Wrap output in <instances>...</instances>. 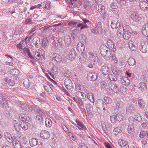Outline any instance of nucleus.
Masks as SVG:
<instances>
[{
  "label": "nucleus",
  "mask_w": 148,
  "mask_h": 148,
  "mask_svg": "<svg viewBox=\"0 0 148 148\" xmlns=\"http://www.w3.org/2000/svg\"><path fill=\"white\" fill-rule=\"evenodd\" d=\"M129 46L130 49L132 51H134L136 49V46L132 41H130L129 42Z\"/></svg>",
  "instance_id": "nucleus-49"
},
{
  "label": "nucleus",
  "mask_w": 148,
  "mask_h": 148,
  "mask_svg": "<svg viewBox=\"0 0 148 148\" xmlns=\"http://www.w3.org/2000/svg\"><path fill=\"white\" fill-rule=\"evenodd\" d=\"M104 100L105 102L108 104H110L111 103L112 101V99L108 97H104Z\"/></svg>",
  "instance_id": "nucleus-60"
},
{
  "label": "nucleus",
  "mask_w": 148,
  "mask_h": 148,
  "mask_svg": "<svg viewBox=\"0 0 148 148\" xmlns=\"http://www.w3.org/2000/svg\"><path fill=\"white\" fill-rule=\"evenodd\" d=\"M1 83L3 85L7 86L8 87L12 86L15 85L14 81L9 79H4L1 80Z\"/></svg>",
  "instance_id": "nucleus-6"
},
{
  "label": "nucleus",
  "mask_w": 148,
  "mask_h": 148,
  "mask_svg": "<svg viewBox=\"0 0 148 148\" xmlns=\"http://www.w3.org/2000/svg\"><path fill=\"white\" fill-rule=\"evenodd\" d=\"M18 105L19 107L21 108L24 110L29 112L32 111V107L29 106L26 103H21L19 104Z\"/></svg>",
  "instance_id": "nucleus-13"
},
{
  "label": "nucleus",
  "mask_w": 148,
  "mask_h": 148,
  "mask_svg": "<svg viewBox=\"0 0 148 148\" xmlns=\"http://www.w3.org/2000/svg\"><path fill=\"white\" fill-rule=\"evenodd\" d=\"M52 27L49 25L44 26L42 27L43 30H42V33H46L50 30V28Z\"/></svg>",
  "instance_id": "nucleus-51"
},
{
  "label": "nucleus",
  "mask_w": 148,
  "mask_h": 148,
  "mask_svg": "<svg viewBox=\"0 0 148 148\" xmlns=\"http://www.w3.org/2000/svg\"><path fill=\"white\" fill-rule=\"evenodd\" d=\"M139 49L142 53H146L148 51V47L144 42H142L139 45Z\"/></svg>",
  "instance_id": "nucleus-16"
},
{
  "label": "nucleus",
  "mask_w": 148,
  "mask_h": 148,
  "mask_svg": "<svg viewBox=\"0 0 148 148\" xmlns=\"http://www.w3.org/2000/svg\"><path fill=\"white\" fill-rule=\"evenodd\" d=\"M127 131L129 134H133L134 132V130L133 126L129 125L127 128Z\"/></svg>",
  "instance_id": "nucleus-42"
},
{
  "label": "nucleus",
  "mask_w": 148,
  "mask_h": 148,
  "mask_svg": "<svg viewBox=\"0 0 148 148\" xmlns=\"http://www.w3.org/2000/svg\"><path fill=\"white\" fill-rule=\"evenodd\" d=\"M32 43L34 45L38 46V45L40 43V39L38 37H34L33 39Z\"/></svg>",
  "instance_id": "nucleus-48"
},
{
  "label": "nucleus",
  "mask_w": 148,
  "mask_h": 148,
  "mask_svg": "<svg viewBox=\"0 0 148 148\" xmlns=\"http://www.w3.org/2000/svg\"><path fill=\"white\" fill-rule=\"evenodd\" d=\"M19 119L20 121L21 122H25L27 123L28 124H29L31 121V119L29 116L26 114H21L19 116Z\"/></svg>",
  "instance_id": "nucleus-5"
},
{
  "label": "nucleus",
  "mask_w": 148,
  "mask_h": 148,
  "mask_svg": "<svg viewBox=\"0 0 148 148\" xmlns=\"http://www.w3.org/2000/svg\"><path fill=\"white\" fill-rule=\"evenodd\" d=\"M4 135L7 140L9 143H11L12 142L13 138H12L11 135L9 133L5 132L4 133Z\"/></svg>",
  "instance_id": "nucleus-26"
},
{
  "label": "nucleus",
  "mask_w": 148,
  "mask_h": 148,
  "mask_svg": "<svg viewBox=\"0 0 148 148\" xmlns=\"http://www.w3.org/2000/svg\"><path fill=\"white\" fill-rule=\"evenodd\" d=\"M108 77L110 81H115L117 79V76L113 73L108 75Z\"/></svg>",
  "instance_id": "nucleus-36"
},
{
  "label": "nucleus",
  "mask_w": 148,
  "mask_h": 148,
  "mask_svg": "<svg viewBox=\"0 0 148 148\" xmlns=\"http://www.w3.org/2000/svg\"><path fill=\"white\" fill-rule=\"evenodd\" d=\"M130 16L134 22H138L140 21L141 20V17L136 12H133L131 13Z\"/></svg>",
  "instance_id": "nucleus-10"
},
{
  "label": "nucleus",
  "mask_w": 148,
  "mask_h": 148,
  "mask_svg": "<svg viewBox=\"0 0 148 148\" xmlns=\"http://www.w3.org/2000/svg\"><path fill=\"white\" fill-rule=\"evenodd\" d=\"M71 39L70 37L69 36H67L65 37L64 41L67 45H69L71 44Z\"/></svg>",
  "instance_id": "nucleus-53"
},
{
  "label": "nucleus",
  "mask_w": 148,
  "mask_h": 148,
  "mask_svg": "<svg viewBox=\"0 0 148 148\" xmlns=\"http://www.w3.org/2000/svg\"><path fill=\"white\" fill-rule=\"evenodd\" d=\"M5 56H8L11 59V60L10 62H6L5 63V64L7 65H8L10 66H12L13 65V64L12 62V60H13V58L12 57L8 55L5 54Z\"/></svg>",
  "instance_id": "nucleus-57"
},
{
  "label": "nucleus",
  "mask_w": 148,
  "mask_h": 148,
  "mask_svg": "<svg viewBox=\"0 0 148 148\" xmlns=\"http://www.w3.org/2000/svg\"><path fill=\"white\" fill-rule=\"evenodd\" d=\"M102 30V28L101 22H98L96 25L95 29H92L91 32L93 33L97 34L100 33Z\"/></svg>",
  "instance_id": "nucleus-11"
},
{
  "label": "nucleus",
  "mask_w": 148,
  "mask_h": 148,
  "mask_svg": "<svg viewBox=\"0 0 148 148\" xmlns=\"http://www.w3.org/2000/svg\"><path fill=\"white\" fill-rule=\"evenodd\" d=\"M75 87L76 89L78 90L82 91L83 86L79 84H76L75 85Z\"/></svg>",
  "instance_id": "nucleus-63"
},
{
  "label": "nucleus",
  "mask_w": 148,
  "mask_h": 148,
  "mask_svg": "<svg viewBox=\"0 0 148 148\" xmlns=\"http://www.w3.org/2000/svg\"><path fill=\"white\" fill-rule=\"evenodd\" d=\"M8 103L5 97L2 95H0V105L3 108L7 106Z\"/></svg>",
  "instance_id": "nucleus-17"
},
{
  "label": "nucleus",
  "mask_w": 148,
  "mask_h": 148,
  "mask_svg": "<svg viewBox=\"0 0 148 148\" xmlns=\"http://www.w3.org/2000/svg\"><path fill=\"white\" fill-rule=\"evenodd\" d=\"M45 123L47 127H50L52 125V122L50 119L47 118L45 119Z\"/></svg>",
  "instance_id": "nucleus-47"
},
{
  "label": "nucleus",
  "mask_w": 148,
  "mask_h": 148,
  "mask_svg": "<svg viewBox=\"0 0 148 148\" xmlns=\"http://www.w3.org/2000/svg\"><path fill=\"white\" fill-rule=\"evenodd\" d=\"M117 1L119 4L124 5H125L126 3L125 0H117Z\"/></svg>",
  "instance_id": "nucleus-62"
},
{
  "label": "nucleus",
  "mask_w": 148,
  "mask_h": 148,
  "mask_svg": "<svg viewBox=\"0 0 148 148\" xmlns=\"http://www.w3.org/2000/svg\"><path fill=\"white\" fill-rule=\"evenodd\" d=\"M142 33L146 36H148V23H145L142 29Z\"/></svg>",
  "instance_id": "nucleus-22"
},
{
  "label": "nucleus",
  "mask_w": 148,
  "mask_h": 148,
  "mask_svg": "<svg viewBox=\"0 0 148 148\" xmlns=\"http://www.w3.org/2000/svg\"><path fill=\"white\" fill-rule=\"evenodd\" d=\"M103 110L101 113V114L102 116H105L108 114V108L106 104L103 105Z\"/></svg>",
  "instance_id": "nucleus-28"
},
{
  "label": "nucleus",
  "mask_w": 148,
  "mask_h": 148,
  "mask_svg": "<svg viewBox=\"0 0 148 148\" xmlns=\"http://www.w3.org/2000/svg\"><path fill=\"white\" fill-rule=\"evenodd\" d=\"M40 136L42 138H47L50 137V134L49 132L47 131H41Z\"/></svg>",
  "instance_id": "nucleus-23"
},
{
  "label": "nucleus",
  "mask_w": 148,
  "mask_h": 148,
  "mask_svg": "<svg viewBox=\"0 0 148 148\" xmlns=\"http://www.w3.org/2000/svg\"><path fill=\"white\" fill-rule=\"evenodd\" d=\"M19 141L24 144H26L27 142V139L23 135H21L19 137Z\"/></svg>",
  "instance_id": "nucleus-43"
},
{
  "label": "nucleus",
  "mask_w": 148,
  "mask_h": 148,
  "mask_svg": "<svg viewBox=\"0 0 148 148\" xmlns=\"http://www.w3.org/2000/svg\"><path fill=\"white\" fill-rule=\"evenodd\" d=\"M139 89L141 90H145L146 89V86L144 82L140 83L139 84Z\"/></svg>",
  "instance_id": "nucleus-52"
},
{
  "label": "nucleus",
  "mask_w": 148,
  "mask_h": 148,
  "mask_svg": "<svg viewBox=\"0 0 148 148\" xmlns=\"http://www.w3.org/2000/svg\"><path fill=\"white\" fill-rule=\"evenodd\" d=\"M29 142L31 146L33 147L37 145L38 141L36 138H33L29 140Z\"/></svg>",
  "instance_id": "nucleus-39"
},
{
  "label": "nucleus",
  "mask_w": 148,
  "mask_h": 148,
  "mask_svg": "<svg viewBox=\"0 0 148 148\" xmlns=\"http://www.w3.org/2000/svg\"><path fill=\"white\" fill-rule=\"evenodd\" d=\"M110 7L112 9V12L116 13V12L117 11V6L116 4V3H112L111 4Z\"/></svg>",
  "instance_id": "nucleus-41"
},
{
  "label": "nucleus",
  "mask_w": 148,
  "mask_h": 148,
  "mask_svg": "<svg viewBox=\"0 0 148 148\" xmlns=\"http://www.w3.org/2000/svg\"><path fill=\"white\" fill-rule=\"evenodd\" d=\"M89 61L92 64H96L98 61V58L97 54L95 53H92L89 56Z\"/></svg>",
  "instance_id": "nucleus-7"
},
{
  "label": "nucleus",
  "mask_w": 148,
  "mask_h": 148,
  "mask_svg": "<svg viewBox=\"0 0 148 148\" xmlns=\"http://www.w3.org/2000/svg\"><path fill=\"white\" fill-rule=\"evenodd\" d=\"M101 71L102 73L104 75L108 74L110 71V69L107 66H102L101 69Z\"/></svg>",
  "instance_id": "nucleus-24"
},
{
  "label": "nucleus",
  "mask_w": 148,
  "mask_h": 148,
  "mask_svg": "<svg viewBox=\"0 0 148 148\" xmlns=\"http://www.w3.org/2000/svg\"><path fill=\"white\" fill-rule=\"evenodd\" d=\"M121 130L118 127L115 128L113 130L114 133V134L116 135L120 133L121 132Z\"/></svg>",
  "instance_id": "nucleus-64"
},
{
  "label": "nucleus",
  "mask_w": 148,
  "mask_h": 148,
  "mask_svg": "<svg viewBox=\"0 0 148 148\" xmlns=\"http://www.w3.org/2000/svg\"><path fill=\"white\" fill-rule=\"evenodd\" d=\"M75 53L76 52L74 49H71L67 55V58L71 60H74L76 56Z\"/></svg>",
  "instance_id": "nucleus-14"
},
{
  "label": "nucleus",
  "mask_w": 148,
  "mask_h": 148,
  "mask_svg": "<svg viewBox=\"0 0 148 148\" xmlns=\"http://www.w3.org/2000/svg\"><path fill=\"white\" fill-rule=\"evenodd\" d=\"M128 63L131 66H133L136 64V62L135 60L132 58H130L128 60Z\"/></svg>",
  "instance_id": "nucleus-50"
},
{
  "label": "nucleus",
  "mask_w": 148,
  "mask_h": 148,
  "mask_svg": "<svg viewBox=\"0 0 148 148\" xmlns=\"http://www.w3.org/2000/svg\"><path fill=\"white\" fill-rule=\"evenodd\" d=\"M14 126L15 129L18 132L21 130V127L20 126V124L18 123L19 122L18 120H14Z\"/></svg>",
  "instance_id": "nucleus-30"
},
{
  "label": "nucleus",
  "mask_w": 148,
  "mask_h": 148,
  "mask_svg": "<svg viewBox=\"0 0 148 148\" xmlns=\"http://www.w3.org/2000/svg\"><path fill=\"white\" fill-rule=\"evenodd\" d=\"M44 86L45 89L49 93H52V90L50 86L48 84H44Z\"/></svg>",
  "instance_id": "nucleus-44"
},
{
  "label": "nucleus",
  "mask_w": 148,
  "mask_h": 148,
  "mask_svg": "<svg viewBox=\"0 0 148 148\" xmlns=\"http://www.w3.org/2000/svg\"><path fill=\"white\" fill-rule=\"evenodd\" d=\"M120 25V23L118 22L117 20H114L111 21L110 26L112 29L118 28L119 26Z\"/></svg>",
  "instance_id": "nucleus-27"
},
{
  "label": "nucleus",
  "mask_w": 148,
  "mask_h": 148,
  "mask_svg": "<svg viewBox=\"0 0 148 148\" xmlns=\"http://www.w3.org/2000/svg\"><path fill=\"white\" fill-rule=\"evenodd\" d=\"M88 116L90 117H91L94 115L93 110V106L90 103H88L86 106Z\"/></svg>",
  "instance_id": "nucleus-9"
},
{
  "label": "nucleus",
  "mask_w": 148,
  "mask_h": 148,
  "mask_svg": "<svg viewBox=\"0 0 148 148\" xmlns=\"http://www.w3.org/2000/svg\"><path fill=\"white\" fill-rule=\"evenodd\" d=\"M108 86L112 92L115 93H118L119 92L120 89L115 82H109L108 84Z\"/></svg>",
  "instance_id": "nucleus-8"
},
{
  "label": "nucleus",
  "mask_w": 148,
  "mask_h": 148,
  "mask_svg": "<svg viewBox=\"0 0 148 148\" xmlns=\"http://www.w3.org/2000/svg\"><path fill=\"white\" fill-rule=\"evenodd\" d=\"M10 73L12 75H17L18 74V70L16 69H14L10 70Z\"/></svg>",
  "instance_id": "nucleus-58"
},
{
  "label": "nucleus",
  "mask_w": 148,
  "mask_h": 148,
  "mask_svg": "<svg viewBox=\"0 0 148 148\" xmlns=\"http://www.w3.org/2000/svg\"><path fill=\"white\" fill-rule=\"evenodd\" d=\"M34 110L38 114L40 118H38V116H36V118L38 117V120H42L43 118L45 117L46 111L44 110L40 109L38 106L34 108Z\"/></svg>",
  "instance_id": "nucleus-3"
},
{
  "label": "nucleus",
  "mask_w": 148,
  "mask_h": 148,
  "mask_svg": "<svg viewBox=\"0 0 148 148\" xmlns=\"http://www.w3.org/2000/svg\"><path fill=\"white\" fill-rule=\"evenodd\" d=\"M72 98L78 104V106L79 105L82 106H84L83 101L84 100V99L81 98H76L75 97H73Z\"/></svg>",
  "instance_id": "nucleus-19"
},
{
  "label": "nucleus",
  "mask_w": 148,
  "mask_h": 148,
  "mask_svg": "<svg viewBox=\"0 0 148 148\" xmlns=\"http://www.w3.org/2000/svg\"><path fill=\"white\" fill-rule=\"evenodd\" d=\"M20 123L21 128L25 130H26L28 129V125L27 123H26L25 122H21Z\"/></svg>",
  "instance_id": "nucleus-45"
},
{
  "label": "nucleus",
  "mask_w": 148,
  "mask_h": 148,
  "mask_svg": "<svg viewBox=\"0 0 148 148\" xmlns=\"http://www.w3.org/2000/svg\"><path fill=\"white\" fill-rule=\"evenodd\" d=\"M101 88L102 90L106 89L107 86L106 82L104 81H102L100 83Z\"/></svg>",
  "instance_id": "nucleus-56"
},
{
  "label": "nucleus",
  "mask_w": 148,
  "mask_h": 148,
  "mask_svg": "<svg viewBox=\"0 0 148 148\" xmlns=\"http://www.w3.org/2000/svg\"><path fill=\"white\" fill-rule=\"evenodd\" d=\"M119 28L118 30V33L120 34L121 35H123L125 32V29L124 28L120 25L119 26Z\"/></svg>",
  "instance_id": "nucleus-54"
},
{
  "label": "nucleus",
  "mask_w": 148,
  "mask_h": 148,
  "mask_svg": "<svg viewBox=\"0 0 148 148\" xmlns=\"http://www.w3.org/2000/svg\"><path fill=\"white\" fill-rule=\"evenodd\" d=\"M139 106L141 108H143L145 106V102L143 100L140 99L138 101Z\"/></svg>",
  "instance_id": "nucleus-55"
},
{
  "label": "nucleus",
  "mask_w": 148,
  "mask_h": 148,
  "mask_svg": "<svg viewBox=\"0 0 148 148\" xmlns=\"http://www.w3.org/2000/svg\"><path fill=\"white\" fill-rule=\"evenodd\" d=\"M98 9L99 12L101 15H104L105 13V10L104 6L101 4L99 5Z\"/></svg>",
  "instance_id": "nucleus-29"
},
{
  "label": "nucleus",
  "mask_w": 148,
  "mask_h": 148,
  "mask_svg": "<svg viewBox=\"0 0 148 148\" xmlns=\"http://www.w3.org/2000/svg\"><path fill=\"white\" fill-rule=\"evenodd\" d=\"M35 23H34L32 21L30 18L27 19L25 21V24H35Z\"/></svg>",
  "instance_id": "nucleus-59"
},
{
  "label": "nucleus",
  "mask_w": 148,
  "mask_h": 148,
  "mask_svg": "<svg viewBox=\"0 0 148 148\" xmlns=\"http://www.w3.org/2000/svg\"><path fill=\"white\" fill-rule=\"evenodd\" d=\"M87 97L90 101L92 102L93 103L94 102V97L92 93L88 92V93L87 94Z\"/></svg>",
  "instance_id": "nucleus-32"
},
{
  "label": "nucleus",
  "mask_w": 148,
  "mask_h": 148,
  "mask_svg": "<svg viewBox=\"0 0 148 148\" xmlns=\"http://www.w3.org/2000/svg\"><path fill=\"white\" fill-rule=\"evenodd\" d=\"M110 118L112 123H114L121 121L123 118V116L121 113H119L117 114H112L110 116Z\"/></svg>",
  "instance_id": "nucleus-2"
},
{
  "label": "nucleus",
  "mask_w": 148,
  "mask_h": 148,
  "mask_svg": "<svg viewBox=\"0 0 148 148\" xmlns=\"http://www.w3.org/2000/svg\"><path fill=\"white\" fill-rule=\"evenodd\" d=\"M123 106V103L121 101L117 102L116 104L115 107L114 111H116V110H119L122 108Z\"/></svg>",
  "instance_id": "nucleus-35"
},
{
  "label": "nucleus",
  "mask_w": 148,
  "mask_h": 148,
  "mask_svg": "<svg viewBox=\"0 0 148 148\" xmlns=\"http://www.w3.org/2000/svg\"><path fill=\"white\" fill-rule=\"evenodd\" d=\"M64 83L66 89L70 90L73 89V84L71 80L68 79H65Z\"/></svg>",
  "instance_id": "nucleus-15"
},
{
  "label": "nucleus",
  "mask_w": 148,
  "mask_h": 148,
  "mask_svg": "<svg viewBox=\"0 0 148 148\" xmlns=\"http://www.w3.org/2000/svg\"><path fill=\"white\" fill-rule=\"evenodd\" d=\"M129 120L134 124L137 123L136 119L132 116H130L129 118Z\"/></svg>",
  "instance_id": "nucleus-61"
},
{
  "label": "nucleus",
  "mask_w": 148,
  "mask_h": 148,
  "mask_svg": "<svg viewBox=\"0 0 148 148\" xmlns=\"http://www.w3.org/2000/svg\"><path fill=\"white\" fill-rule=\"evenodd\" d=\"M22 30V27L21 25L17 26L15 28L14 34L16 35L19 34L21 33Z\"/></svg>",
  "instance_id": "nucleus-40"
},
{
  "label": "nucleus",
  "mask_w": 148,
  "mask_h": 148,
  "mask_svg": "<svg viewBox=\"0 0 148 148\" xmlns=\"http://www.w3.org/2000/svg\"><path fill=\"white\" fill-rule=\"evenodd\" d=\"M135 110V107L134 105L130 104L127 107L126 111L128 113H133Z\"/></svg>",
  "instance_id": "nucleus-25"
},
{
  "label": "nucleus",
  "mask_w": 148,
  "mask_h": 148,
  "mask_svg": "<svg viewBox=\"0 0 148 148\" xmlns=\"http://www.w3.org/2000/svg\"><path fill=\"white\" fill-rule=\"evenodd\" d=\"M121 82L123 85L126 86H128L130 83V79L125 76H123L121 78Z\"/></svg>",
  "instance_id": "nucleus-20"
},
{
  "label": "nucleus",
  "mask_w": 148,
  "mask_h": 148,
  "mask_svg": "<svg viewBox=\"0 0 148 148\" xmlns=\"http://www.w3.org/2000/svg\"><path fill=\"white\" fill-rule=\"evenodd\" d=\"M97 74L95 72H92L88 73L87 78L88 81H94L97 79Z\"/></svg>",
  "instance_id": "nucleus-12"
},
{
  "label": "nucleus",
  "mask_w": 148,
  "mask_h": 148,
  "mask_svg": "<svg viewBox=\"0 0 148 148\" xmlns=\"http://www.w3.org/2000/svg\"><path fill=\"white\" fill-rule=\"evenodd\" d=\"M141 143L143 148H148V139H143Z\"/></svg>",
  "instance_id": "nucleus-37"
},
{
  "label": "nucleus",
  "mask_w": 148,
  "mask_h": 148,
  "mask_svg": "<svg viewBox=\"0 0 148 148\" xmlns=\"http://www.w3.org/2000/svg\"><path fill=\"white\" fill-rule=\"evenodd\" d=\"M77 49L79 51H83L84 50L85 47L84 45L79 42L77 45Z\"/></svg>",
  "instance_id": "nucleus-34"
},
{
  "label": "nucleus",
  "mask_w": 148,
  "mask_h": 148,
  "mask_svg": "<svg viewBox=\"0 0 148 148\" xmlns=\"http://www.w3.org/2000/svg\"><path fill=\"white\" fill-rule=\"evenodd\" d=\"M75 122L77 125L79 126H77L79 130H83L85 132H86V131H88L86 128L85 125L82 123V122L76 120H75Z\"/></svg>",
  "instance_id": "nucleus-18"
},
{
  "label": "nucleus",
  "mask_w": 148,
  "mask_h": 148,
  "mask_svg": "<svg viewBox=\"0 0 148 148\" xmlns=\"http://www.w3.org/2000/svg\"><path fill=\"white\" fill-rule=\"evenodd\" d=\"M112 71L113 73L116 75L117 76L120 74L121 73L120 70L115 67H114L113 68Z\"/></svg>",
  "instance_id": "nucleus-46"
},
{
  "label": "nucleus",
  "mask_w": 148,
  "mask_h": 148,
  "mask_svg": "<svg viewBox=\"0 0 148 148\" xmlns=\"http://www.w3.org/2000/svg\"><path fill=\"white\" fill-rule=\"evenodd\" d=\"M51 55L52 56L51 57L56 62L58 63H60L61 62L62 59L60 55L54 53H52Z\"/></svg>",
  "instance_id": "nucleus-21"
},
{
  "label": "nucleus",
  "mask_w": 148,
  "mask_h": 148,
  "mask_svg": "<svg viewBox=\"0 0 148 148\" xmlns=\"http://www.w3.org/2000/svg\"><path fill=\"white\" fill-rule=\"evenodd\" d=\"M139 6L140 8L143 10H145L147 8V3L146 2H141L139 3Z\"/></svg>",
  "instance_id": "nucleus-38"
},
{
  "label": "nucleus",
  "mask_w": 148,
  "mask_h": 148,
  "mask_svg": "<svg viewBox=\"0 0 148 148\" xmlns=\"http://www.w3.org/2000/svg\"><path fill=\"white\" fill-rule=\"evenodd\" d=\"M132 31L130 26H126L125 29V32L123 34V38L125 40L128 39L130 37L131 34L132 33Z\"/></svg>",
  "instance_id": "nucleus-4"
},
{
  "label": "nucleus",
  "mask_w": 148,
  "mask_h": 148,
  "mask_svg": "<svg viewBox=\"0 0 148 148\" xmlns=\"http://www.w3.org/2000/svg\"><path fill=\"white\" fill-rule=\"evenodd\" d=\"M110 47L112 49L111 50L109 49L105 45L101 46L100 48V50L101 54L106 60H110L112 56L111 51L114 52L116 50L115 48H114V45H112V46Z\"/></svg>",
  "instance_id": "nucleus-1"
},
{
  "label": "nucleus",
  "mask_w": 148,
  "mask_h": 148,
  "mask_svg": "<svg viewBox=\"0 0 148 148\" xmlns=\"http://www.w3.org/2000/svg\"><path fill=\"white\" fill-rule=\"evenodd\" d=\"M139 137L141 138H144L146 139H148V131L146 132L143 130L140 131L139 134Z\"/></svg>",
  "instance_id": "nucleus-31"
},
{
  "label": "nucleus",
  "mask_w": 148,
  "mask_h": 148,
  "mask_svg": "<svg viewBox=\"0 0 148 148\" xmlns=\"http://www.w3.org/2000/svg\"><path fill=\"white\" fill-rule=\"evenodd\" d=\"M119 143L122 148H129L128 143L126 141L121 140V142L120 143Z\"/></svg>",
  "instance_id": "nucleus-33"
}]
</instances>
